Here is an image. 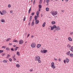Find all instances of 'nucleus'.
<instances>
[{"mask_svg": "<svg viewBox=\"0 0 73 73\" xmlns=\"http://www.w3.org/2000/svg\"><path fill=\"white\" fill-rule=\"evenodd\" d=\"M66 60L67 63H68V62H69V60L68 58H66Z\"/></svg>", "mask_w": 73, "mask_h": 73, "instance_id": "nucleus-17", "label": "nucleus"}, {"mask_svg": "<svg viewBox=\"0 0 73 73\" xmlns=\"http://www.w3.org/2000/svg\"><path fill=\"white\" fill-rule=\"evenodd\" d=\"M2 20H1V21L2 22V23H5V20H4L3 19H2Z\"/></svg>", "mask_w": 73, "mask_h": 73, "instance_id": "nucleus-18", "label": "nucleus"}, {"mask_svg": "<svg viewBox=\"0 0 73 73\" xmlns=\"http://www.w3.org/2000/svg\"><path fill=\"white\" fill-rule=\"evenodd\" d=\"M39 23V20H36L35 21V24H38V23Z\"/></svg>", "mask_w": 73, "mask_h": 73, "instance_id": "nucleus-8", "label": "nucleus"}, {"mask_svg": "<svg viewBox=\"0 0 73 73\" xmlns=\"http://www.w3.org/2000/svg\"><path fill=\"white\" fill-rule=\"evenodd\" d=\"M11 40V38H8V39H7L6 41H9V40Z\"/></svg>", "mask_w": 73, "mask_h": 73, "instance_id": "nucleus-22", "label": "nucleus"}, {"mask_svg": "<svg viewBox=\"0 0 73 73\" xmlns=\"http://www.w3.org/2000/svg\"><path fill=\"white\" fill-rule=\"evenodd\" d=\"M41 53H46L48 52V51L46 50H41Z\"/></svg>", "mask_w": 73, "mask_h": 73, "instance_id": "nucleus-4", "label": "nucleus"}, {"mask_svg": "<svg viewBox=\"0 0 73 73\" xmlns=\"http://www.w3.org/2000/svg\"><path fill=\"white\" fill-rule=\"evenodd\" d=\"M5 54H6L5 53H4V54L3 53L2 54V56H5Z\"/></svg>", "mask_w": 73, "mask_h": 73, "instance_id": "nucleus-38", "label": "nucleus"}, {"mask_svg": "<svg viewBox=\"0 0 73 73\" xmlns=\"http://www.w3.org/2000/svg\"><path fill=\"white\" fill-rule=\"evenodd\" d=\"M40 46H37V48H40Z\"/></svg>", "mask_w": 73, "mask_h": 73, "instance_id": "nucleus-52", "label": "nucleus"}, {"mask_svg": "<svg viewBox=\"0 0 73 73\" xmlns=\"http://www.w3.org/2000/svg\"><path fill=\"white\" fill-rule=\"evenodd\" d=\"M13 42H17V43H19V41H17V40H13Z\"/></svg>", "mask_w": 73, "mask_h": 73, "instance_id": "nucleus-9", "label": "nucleus"}, {"mask_svg": "<svg viewBox=\"0 0 73 73\" xmlns=\"http://www.w3.org/2000/svg\"><path fill=\"white\" fill-rule=\"evenodd\" d=\"M24 41H23V40H21L19 41V44H23V42Z\"/></svg>", "mask_w": 73, "mask_h": 73, "instance_id": "nucleus-5", "label": "nucleus"}, {"mask_svg": "<svg viewBox=\"0 0 73 73\" xmlns=\"http://www.w3.org/2000/svg\"><path fill=\"white\" fill-rule=\"evenodd\" d=\"M16 66L17 68H19L20 67V64H16Z\"/></svg>", "mask_w": 73, "mask_h": 73, "instance_id": "nucleus-16", "label": "nucleus"}, {"mask_svg": "<svg viewBox=\"0 0 73 73\" xmlns=\"http://www.w3.org/2000/svg\"><path fill=\"white\" fill-rule=\"evenodd\" d=\"M42 0H40V2H39V3L40 4H41V3H42Z\"/></svg>", "mask_w": 73, "mask_h": 73, "instance_id": "nucleus-32", "label": "nucleus"}, {"mask_svg": "<svg viewBox=\"0 0 73 73\" xmlns=\"http://www.w3.org/2000/svg\"><path fill=\"white\" fill-rule=\"evenodd\" d=\"M35 15V13L33 12L31 13V15L32 16H33Z\"/></svg>", "mask_w": 73, "mask_h": 73, "instance_id": "nucleus-39", "label": "nucleus"}, {"mask_svg": "<svg viewBox=\"0 0 73 73\" xmlns=\"http://www.w3.org/2000/svg\"><path fill=\"white\" fill-rule=\"evenodd\" d=\"M31 24V22H29V24H28V25H30V24Z\"/></svg>", "mask_w": 73, "mask_h": 73, "instance_id": "nucleus-59", "label": "nucleus"}, {"mask_svg": "<svg viewBox=\"0 0 73 73\" xmlns=\"http://www.w3.org/2000/svg\"><path fill=\"white\" fill-rule=\"evenodd\" d=\"M49 8H48V7H46V11H47L48 12V11H49Z\"/></svg>", "mask_w": 73, "mask_h": 73, "instance_id": "nucleus-20", "label": "nucleus"}, {"mask_svg": "<svg viewBox=\"0 0 73 73\" xmlns=\"http://www.w3.org/2000/svg\"><path fill=\"white\" fill-rule=\"evenodd\" d=\"M11 56L9 55V54H8L7 55V56L6 57V58H8V57H10Z\"/></svg>", "mask_w": 73, "mask_h": 73, "instance_id": "nucleus-28", "label": "nucleus"}, {"mask_svg": "<svg viewBox=\"0 0 73 73\" xmlns=\"http://www.w3.org/2000/svg\"><path fill=\"white\" fill-rule=\"evenodd\" d=\"M46 24V23H45V22H44L43 23V24L42 25V26L43 27H45V26Z\"/></svg>", "mask_w": 73, "mask_h": 73, "instance_id": "nucleus-14", "label": "nucleus"}, {"mask_svg": "<svg viewBox=\"0 0 73 73\" xmlns=\"http://www.w3.org/2000/svg\"><path fill=\"white\" fill-rule=\"evenodd\" d=\"M38 7L39 9H41L42 8V5H38Z\"/></svg>", "mask_w": 73, "mask_h": 73, "instance_id": "nucleus-12", "label": "nucleus"}, {"mask_svg": "<svg viewBox=\"0 0 73 73\" xmlns=\"http://www.w3.org/2000/svg\"><path fill=\"white\" fill-rule=\"evenodd\" d=\"M9 45L10 46H11L12 45V43H9Z\"/></svg>", "mask_w": 73, "mask_h": 73, "instance_id": "nucleus-50", "label": "nucleus"}, {"mask_svg": "<svg viewBox=\"0 0 73 73\" xmlns=\"http://www.w3.org/2000/svg\"><path fill=\"white\" fill-rule=\"evenodd\" d=\"M10 13H13V11H10Z\"/></svg>", "mask_w": 73, "mask_h": 73, "instance_id": "nucleus-46", "label": "nucleus"}, {"mask_svg": "<svg viewBox=\"0 0 73 73\" xmlns=\"http://www.w3.org/2000/svg\"><path fill=\"white\" fill-rule=\"evenodd\" d=\"M68 40L69 41H72V39L70 37H69L68 38Z\"/></svg>", "mask_w": 73, "mask_h": 73, "instance_id": "nucleus-6", "label": "nucleus"}, {"mask_svg": "<svg viewBox=\"0 0 73 73\" xmlns=\"http://www.w3.org/2000/svg\"><path fill=\"white\" fill-rule=\"evenodd\" d=\"M66 60H64V63H66Z\"/></svg>", "mask_w": 73, "mask_h": 73, "instance_id": "nucleus-51", "label": "nucleus"}, {"mask_svg": "<svg viewBox=\"0 0 73 73\" xmlns=\"http://www.w3.org/2000/svg\"><path fill=\"white\" fill-rule=\"evenodd\" d=\"M30 72H33V70H30Z\"/></svg>", "mask_w": 73, "mask_h": 73, "instance_id": "nucleus-60", "label": "nucleus"}, {"mask_svg": "<svg viewBox=\"0 0 73 73\" xmlns=\"http://www.w3.org/2000/svg\"><path fill=\"white\" fill-rule=\"evenodd\" d=\"M51 68H52L53 69H55V66L54 65H51Z\"/></svg>", "mask_w": 73, "mask_h": 73, "instance_id": "nucleus-15", "label": "nucleus"}, {"mask_svg": "<svg viewBox=\"0 0 73 73\" xmlns=\"http://www.w3.org/2000/svg\"><path fill=\"white\" fill-rule=\"evenodd\" d=\"M11 7V5H8V8H10Z\"/></svg>", "mask_w": 73, "mask_h": 73, "instance_id": "nucleus-43", "label": "nucleus"}, {"mask_svg": "<svg viewBox=\"0 0 73 73\" xmlns=\"http://www.w3.org/2000/svg\"><path fill=\"white\" fill-rule=\"evenodd\" d=\"M35 59L36 60V61H38V62L39 63H41V61L40 60V57L39 56H36L35 57Z\"/></svg>", "mask_w": 73, "mask_h": 73, "instance_id": "nucleus-1", "label": "nucleus"}, {"mask_svg": "<svg viewBox=\"0 0 73 73\" xmlns=\"http://www.w3.org/2000/svg\"><path fill=\"white\" fill-rule=\"evenodd\" d=\"M32 19V16H30L29 18V20H30V19L31 20Z\"/></svg>", "mask_w": 73, "mask_h": 73, "instance_id": "nucleus-42", "label": "nucleus"}, {"mask_svg": "<svg viewBox=\"0 0 73 73\" xmlns=\"http://www.w3.org/2000/svg\"><path fill=\"white\" fill-rule=\"evenodd\" d=\"M54 28H53V27H52V26L51 27V29H51V30H54Z\"/></svg>", "mask_w": 73, "mask_h": 73, "instance_id": "nucleus-31", "label": "nucleus"}, {"mask_svg": "<svg viewBox=\"0 0 73 73\" xmlns=\"http://www.w3.org/2000/svg\"><path fill=\"white\" fill-rule=\"evenodd\" d=\"M34 19H37V16L35 15V17H34Z\"/></svg>", "mask_w": 73, "mask_h": 73, "instance_id": "nucleus-44", "label": "nucleus"}, {"mask_svg": "<svg viewBox=\"0 0 73 73\" xmlns=\"http://www.w3.org/2000/svg\"><path fill=\"white\" fill-rule=\"evenodd\" d=\"M17 55H18V56H20V52H17Z\"/></svg>", "mask_w": 73, "mask_h": 73, "instance_id": "nucleus-23", "label": "nucleus"}, {"mask_svg": "<svg viewBox=\"0 0 73 73\" xmlns=\"http://www.w3.org/2000/svg\"><path fill=\"white\" fill-rule=\"evenodd\" d=\"M39 15V12L36 11V16L38 15Z\"/></svg>", "mask_w": 73, "mask_h": 73, "instance_id": "nucleus-27", "label": "nucleus"}, {"mask_svg": "<svg viewBox=\"0 0 73 73\" xmlns=\"http://www.w3.org/2000/svg\"><path fill=\"white\" fill-rule=\"evenodd\" d=\"M31 46H36V44L34 42L32 43Z\"/></svg>", "mask_w": 73, "mask_h": 73, "instance_id": "nucleus-10", "label": "nucleus"}, {"mask_svg": "<svg viewBox=\"0 0 73 73\" xmlns=\"http://www.w3.org/2000/svg\"><path fill=\"white\" fill-rule=\"evenodd\" d=\"M35 21H37V18H35Z\"/></svg>", "mask_w": 73, "mask_h": 73, "instance_id": "nucleus-61", "label": "nucleus"}, {"mask_svg": "<svg viewBox=\"0 0 73 73\" xmlns=\"http://www.w3.org/2000/svg\"><path fill=\"white\" fill-rule=\"evenodd\" d=\"M71 50H70L71 51H72V52H73V46H72V47L71 48Z\"/></svg>", "mask_w": 73, "mask_h": 73, "instance_id": "nucleus-26", "label": "nucleus"}, {"mask_svg": "<svg viewBox=\"0 0 73 73\" xmlns=\"http://www.w3.org/2000/svg\"><path fill=\"white\" fill-rule=\"evenodd\" d=\"M14 49V50H15V51H16L17 50V49L16 48H15Z\"/></svg>", "mask_w": 73, "mask_h": 73, "instance_id": "nucleus-49", "label": "nucleus"}, {"mask_svg": "<svg viewBox=\"0 0 73 73\" xmlns=\"http://www.w3.org/2000/svg\"><path fill=\"white\" fill-rule=\"evenodd\" d=\"M13 60H14V61H16V59L15 58H14Z\"/></svg>", "mask_w": 73, "mask_h": 73, "instance_id": "nucleus-53", "label": "nucleus"}, {"mask_svg": "<svg viewBox=\"0 0 73 73\" xmlns=\"http://www.w3.org/2000/svg\"><path fill=\"white\" fill-rule=\"evenodd\" d=\"M35 46H31V47L33 48H35Z\"/></svg>", "mask_w": 73, "mask_h": 73, "instance_id": "nucleus-47", "label": "nucleus"}, {"mask_svg": "<svg viewBox=\"0 0 73 73\" xmlns=\"http://www.w3.org/2000/svg\"><path fill=\"white\" fill-rule=\"evenodd\" d=\"M9 61H10V62H11V61H12V59L11 58H9Z\"/></svg>", "mask_w": 73, "mask_h": 73, "instance_id": "nucleus-34", "label": "nucleus"}, {"mask_svg": "<svg viewBox=\"0 0 73 73\" xmlns=\"http://www.w3.org/2000/svg\"><path fill=\"white\" fill-rule=\"evenodd\" d=\"M58 60L59 61H61V59L60 58L58 59Z\"/></svg>", "mask_w": 73, "mask_h": 73, "instance_id": "nucleus-62", "label": "nucleus"}, {"mask_svg": "<svg viewBox=\"0 0 73 73\" xmlns=\"http://www.w3.org/2000/svg\"><path fill=\"white\" fill-rule=\"evenodd\" d=\"M5 46H3L2 47V48H4V49H5Z\"/></svg>", "mask_w": 73, "mask_h": 73, "instance_id": "nucleus-48", "label": "nucleus"}, {"mask_svg": "<svg viewBox=\"0 0 73 73\" xmlns=\"http://www.w3.org/2000/svg\"><path fill=\"white\" fill-rule=\"evenodd\" d=\"M54 60H55V61H57V59L56 58H54Z\"/></svg>", "mask_w": 73, "mask_h": 73, "instance_id": "nucleus-58", "label": "nucleus"}, {"mask_svg": "<svg viewBox=\"0 0 73 73\" xmlns=\"http://www.w3.org/2000/svg\"><path fill=\"white\" fill-rule=\"evenodd\" d=\"M50 0H46V3H48L49 2Z\"/></svg>", "mask_w": 73, "mask_h": 73, "instance_id": "nucleus-36", "label": "nucleus"}, {"mask_svg": "<svg viewBox=\"0 0 73 73\" xmlns=\"http://www.w3.org/2000/svg\"><path fill=\"white\" fill-rule=\"evenodd\" d=\"M70 35H73V32H71L70 34Z\"/></svg>", "mask_w": 73, "mask_h": 73, "instance_id": "nucleus-56", "label": "nucleus"}, {"mask_svg": "<svg viewBox=\"0 0 73 73\" xmlns=\"http://www.w3.org/2000/svg\"><path fill=\"white\" fill-rule=\"evenodd\" d=\"M6 50H10V49H9V48L8 47H7L6 48Z\"/></svg>", "mask_w": 73, "mask_h": 73, "instance_id": "nucleus-30", "label": "nucleus"}, {"mask_svg": "<svg viewBox=\"0 0 73 73\" xmlns=\"http://www.w3.org/2000/svg\"><path fill=\"white\" fill-rule=\"evenodd\" d=\"M35 25V22H32L31 23V26H33V25Z\"/></svg>", "mask_w": 73, "mask_h": 73, "instance_id": "nucleus-29", "label": "nucleus"}, {"mask_svg": "<svg viewBox=\"0 0 73 73\" xmlns=\"http://www.w3.org/2000/svg\"><path fill=\"white\" fill-rule=\"evenodd\" d=\"M41 17H42V16H43V15H42V14H41Z\"/></svg>", "mask_w": 73, "mask_h": 73, "instance_id": "nucleus-63", "label": "nucleus"}, {"mask_svg": "<svg viewBox=\"0 0 73 73\" xmlns=\"http://www.w3.org/2000/svg\"><path fill=\"white\" fill-rule=\"evenodd\" d=\"M4 52V50H0V53H1L3 52Z\"/></svg>", "mask_w": 73, "mask_h": 73, "instance_id": "nucleus-25", "label": "nucleus"}, {"mask_svg": "<svg viewBox=\"0 0 73 73\" xmlns=\"http://www.w3.org/2000/svg\"><path fill=\"white\" fill-rule=\"evenodd\" d=\"M11 51H14V49L13 48H11Z\"/></svg>", "mask_w": 73, "mask_h": 73, "instance_id": "nucleus-35", "label": "nucleus"}, {"mask_svg": "<svg viewBox=\"0 0 73 73\" xmlns=\"http://www.w3.org/2000/svg\"><path fill=\"white\" fill-rule=\"evenodd\" d=\"M38 9V11H41V9Z\"/></svg>", "mask_w": 73, "mask_h": 73, "instance_id": "nucleus-64", "label": "nucleus"}, {"mask_svg": "<svg viewBox=\"0 0 73 73\" xmlns=\"http://www.w3.org/2000/svg\"><path fill=\"white\" fill-rule=\"evenodd\" d=\"M2 12L3 14H6L7 13V12L5 10H3L2 11Z\"/></svg>", "mask_w": 73, "mask_h": 73, "instance_id": "nucleus-7", "label": "nucleus"}, {"mask_svg": "<svg viewBox=\"0 0 73 73\" xmlns=\"http://www.w3.org/2000/svg\"><path fill=\"white\" fill-rule=\"evenodd\" d=\"M29 35H30V34H29L27 36V37H29Z\"/></svg>", "mask_w": 73, "mask_h": 73, "instance_id": "nucleus-57", "label": "nucleus"}, {"mask_svg": "<svg viewBox=\"0 0 73 73\" xmlns=\"http://www.w3.org/2000/svg\"><path fill=\"white\" fill-rule=\"evenodd\" d=\"M15 55H14V56H13V58H15Z\"/></svg>", "mask_w": 73, "mask_h": 73, "instance_id": "nucleus-54", "label": "nucleus"}, {"mask_svg": "<svg viewBox=\"0 0 73 73\" xmlns=\"http://www.w3.org/2000/svg\"><path fill=\"white\" fill-rule=\"evenodd\" d=\"M70 53V51H69L68 52H67V53H66V54H67L68 56H69Z\"/></svg>", "mask_w": 73, "mask_h": 73, "instance_id": "nucleus-13", "label": "nucleus"}, {"mask_svg": "<svg viewBox=\"0 0 73 73\" xmlns=\"http://www.w3.org/2000/svg\"><path fill=\"white\" fill-rule=\"evenodd\" d=\"M56 23V22L54 21H52L51 22V24L53 25H54V24H55Z\"/></svg>", "mask_w": 73, "mask_h": 73, "instance_id": "nucleus-11", "label": "nucleus"}, {"mask_svg": "<svg viewBox=\"0 0 73 73\" xmlns=\"http://www.w3.org/2000/svg\"><path fill=\"white\" fill-rule=\"evenodd\" d=\"M31 7H30L29 10V12H28L29 13H30V12H31Z\"/></svg>", "mask_w": 73, "mask_h": 73, "instance_id": "nucleus-24", "label": "nucleus"}, {"mask_svg": "<svg viewBox=\"0 0 73 73\" xmlns=\"http://www.w3.org/2000/svg\"><path fill=\"white\" fill-rule=\"evenodd\" d=\"M51 13H52V15H54V16L56 15H57V13H57V11H52L51 12Z\"/></svg>", "mask_w": 73, "mask_h": 73, "instance_id": "nucleus-3", "label": "nucleus"}, {"mask_svg": "<svg viewBox=\"0 0 73 73\" xmlns=\"http://www.w3.org/2000/svg\"><path fill=\"white\" fill-rule=\"evenodd\" d=\"M3 62H4V63H7V60H4L3 61Z\"/></svg>", "mask_w": 73, "mask_h": 73, "instance_id": "nucleus-21", "label": "nucleus"}, {"mask_svg": "<svg viewBox=\"0 0 73 73\" xmlns=\"http://www.w3.org/2000/svg\"><path fill=\"white\" fill-rule=\"evenodd\" d=\"M52 27H53L54 29H55L56 28V31L60 30V27L59 26H56V25H54Z\"/></svg>", "mask_w": 73, "mask_h": 73, "instance_id": "nucleus-2", "label": "nucleus"}, {"mask_svg": "<svg viewBox=\"0 0 73 73\" xmlns=\"http://www.w3.org/2000/svg\"><path fill=\"white\" fill-rule=\"evenodd\" d=\"M0 13L1 15H3V14L1 12V11H0Z\"/></svg>", "mask_w": 73, "mask_h": 73, "instance_id": "nucleus-41", "label": "nucleus"}, {"mask_svg": "<svg viewBox=\"0 0 73 73\" xmlns=\"http://www.w3.org/2000/svg\"><path fill=\"white\" fill-rule=\"evenodd\" d=\"M34 22H35V19H34L32 21V22H33V23H34Z\"/></svg>", "mask_w": 73, "mask_h": 73, "instance_id": "nucleus-55", "label": "nucleus"}, {"mask_svg": "<svg viewBox=\"0 0 73 73\" xmlns=\"http://www.w3.org/2000/svg\"><path fill=\"white\" fill-rule=\"evenodd\" d=\"M35 2H36V0H34V1L33 2V4L34 5H35Z\"/></svg>", "mask_w": 73, "mask_h": 73, "instance_id": "nucleus-33", "label": "nucleus"}, {"mask_svg": "<svg viewBox=\"0 0 73 73\" xmlns=\"http://www.w3.org/2000/svg\"><path fill=\"white\" fill-rule=\"evenodd\" d=\"M25 19H26V17H25L23 19V21H25Z\"/></svg>", "mask_w": 73, "mask_h": 73, "instance_id": "nucleus-40", "label": "nucleus"}, {"mask_svg": "<svg viewBox=\"0 0 73 73\" xmlns=\"http://www.w3.org/2000/svg\"><path fill=\"white\" fill-rule=\"evenodd\" d=\"M41 45L40 44H38L37 45V46H41Z\"/></svg>", "mask_w": 73, "mask_h": 73, "instance_id": "nucleus-45", "label": "nucleus"}, {"mask_svg": "<svg viewBox=\"0 0 73 73\" xmlns=\"http://www.w3.org/2000/svg\"><path fill=\"white\" fill-rule=\"evenodd\" d=\"M54 62H52L51 63V65H54Z\"/></svg>", "mask_w": 73, "mask_h": 73, "instance_id": "nucleus-37", "label": "nucleus"}, {"mask_svg": "<svg viewBox=\"0 0 73 73\" xmlns=\"http://www.w3.org/2000/svg\"><path fill=\"white\" fill-rule=\"evenodd\" d=\"M70 56L71 57H73V54L72 53L70 54Z\"/></svg>", "mask_w": 73, "mask_h": 73, "instance_id": "nucleus-19", "label": "nucleus"}]
</instances>
